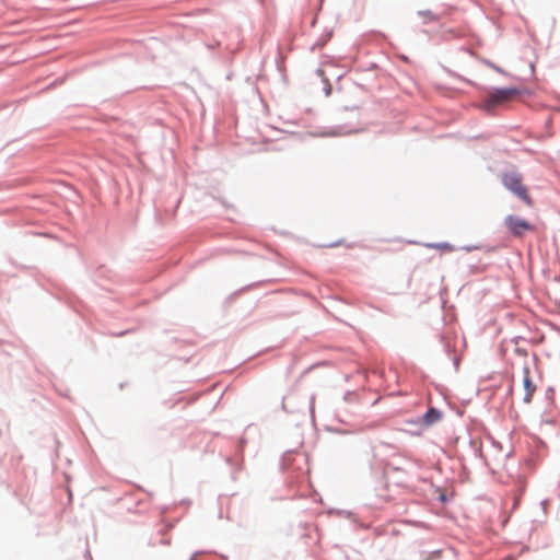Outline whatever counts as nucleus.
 <instances>
[{
    "label": "nucleus",
    "mask_w": 560,
    "mask_h": 560,
    "mask_svg": "<svg viewBox=\"0 0 560 560\" xmlns=\"http://www.w3.org/2000/svg\"><path fill=\"white\" fill-rule=\"evenodd\" d=\"M501 182L509 191L520 198L526 206H534V200L530 197L528 188L523 182V175L520 172L508 171L502 173Z\"/></svg>",
    "instance_id": "f257e3e1"
},
{
    "label": "nucleus",
    "mask_w": 560,
    "mask_h": 560,
    "mask_svg": "<svg viewBox=\"0 0 560 560\" xmlns=\"http://www.w3.org/2000/svg\"><path fill=\"white\" fill-rule=\"evenodd\" d=\"M520 91L515 88L497 89L490 92L485 100L483 107L487 110H491L495 106L505 104L516 97Z\"/></svg>",
    "instance_id": "f03ea898"
},
{
    "label": "nucleus",
    "mask_w": 560,
    "mask_h": 560,
    "mask_svg": "<svg viewBox=\"0 0 560 560\" xmlns=\"http://www.w3.org/2000/svg\"><path fill=\"white\" fill-rule=\"evenodd\" d=\"M504 225L515 237H523L526 233H532L536 230L534 224L514 214H509L504 218Z\"/></svg>",
    "instance_id": "7ed1b4c3"
},
{
    "label": "nucleus",
    "mask_w": 560,
    "mask_h": 560,
    "mask_svg": "<svg viewBox=\"0 0 560 560\" xmlns=\"http://www.w3.org/2000/svg\"><path fill=\"white\" fill-rule=\"evenodd\" d=\"M522 389L523 401L525 404H529L532 401L534 393L536 392V385L534 384L530 377V372L528 368H524L523 370Z\"/></svg>",
    "instance_id": "20e7f679"
},
{
    "label": "nucleus",
    "mask_w": 560,
    "mask_h": 560,
    "mask_svg": "<svg viewBox=\"0 0 560 560\" xmlns=\"http://www.w3.org/2000/svg\"><path fill=\"white\" fill-rule=\"evenodd\" d=\"M441 419V412L434 408H430L423 416L422 422L425 425H431Z\"/></svg>",
    "instance_id": "39448f33"
},
{
    "label": "nucleus",
    "mask_w": 560,
    "mask_h": 560,
    "mask_svg": "<svg viewBox=\"0 0 560 560\" xmlns=\"http://www.w3.org/2000/svg\"><path fill=\"white\" fill-rule=\"evenodd\" d=\"M429 248L439 249L441 252H452L454 247L451 244L447 243H441V244H427L425 245Z\"/></svg>",
    "instance_id": "423d86ee"
}]
</instances>
